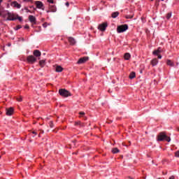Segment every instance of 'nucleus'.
Segmentation results:
<instances>
[{
	"instance_id": "nucleus-24",
	"label": "nucleus",
	"mask_w": 179,
	"mask_h": 179,
	"mask_svg": "<svg viewBox=\"0 0 179 179\" xmlns=\"http://www.w3.org/2000/svg\"><path fill=\"white\" fill-rule=\"evenodd\" d=\"M75 125H77L78 127H83V124L82 123V122L78 121V122H75Z\"/></svg>"
},
{
	"instance_id": "nucleus-30",
	"label": "nucleus",
	"mask_w": 179,
	"mask_h": 179,
	"mask_svg": "<svg viewBox=\"0 0 179 179\" xmlns=\"http://www.w3.org/2000/svg\"><path fill=\"white\" fill-rule=\"evenodd\" d=\"M175 156H176V157H179V150H178L175 152Z\"/></svg>"
},
{
	"instance_id": "nucleus-3",
	"label": "nucleus",
	"mask_w": 179,
	"mask_h": 179,
	"mask_svg": "<svg viewBox=\"0 0 179 179\" xmlns=\"http://www.w3.org/2000/svg\"><path fill=\"white\" fill-rule=\"evenodd\" d=\"M59 93L60 96H62L63 97H69V96H71V92L65 89H60Z\"/></svg>"
},
{
	"instance_id": "nucleus-34",
	"label": "nucleus",
	"mask_w": 179,
	"mask_h": 179,
	"mask_svg": "<svg viewBox=\"0 0 179 179\" xmlns=\"http://www.w3.org/2000/svg\"><path fill=\"white\" fill-rule=\"evenodd\" d=\"M17 19H18V20H20V22H22V17H17Z\"/></svg>"
},
{
	"instance_id": "nucleus-48",
	"label": "nucleus",
	"mask_w": 179,
	"mask_h": 179,
	"mask_svg": "<svg viewBox=\"0 0 179 179\" xmlns=\"http://www.w3.org/2000/svg\"><path fill=\"white\" fill-rule=\"evenodd\" d=\"M151 1H153V0H151Z\"/></svg>"
},
{
	"instance_id": "nucleus-31",
	"label": "nucleus",
	"mask_w": 179,
	"mask_h": 179,
	"mask_svg": "<svg viewBox=\"0 0 179 179\" xmlns=\"http://www.w3.org/2000/svg\"><path fill=\"white\" fill-rule=\"evenodd\" d=\"M134 17V15H127L126 19H132Z\"/></svg>"
},
{
	"instance_id": "nucleus-16",
	"label": "nucleus",
	"mask_w": 179,
	"mask_h": 179,
	"mask_svg": "<svg viewBox=\"0 0 179 179\" xmlns=\"http://www.w3.org/2000/svg\"><path fill=\"white\" fill-rule=\"evenodd\" d=\"M136 76V73H135V72L132 71L131 73H130L129 78V79H134L135 78Z\"/></svg>"
},
{
	"instance_id": "nucleus-37",
	"label": "nucleus",
	"mask_w": 179,
	"mask_h": 179,
	"mask_svg": "<svg viewBox=\"0 0 179 179\" xmlns=\"http://www.w3.org/2000/svg\"><path fill=\"white\" fill-rule=\"evenodd\" d=\"M158 59H162V55H158Z\"/></svg>"
},
{
	"instance_id": "nucleus-1",
	"label": "nucleus",
	"mask_w": 179,
	"mask_h": 179,
	"mask_svg": "<svg viewBox=\"0 0 179 179\" xmlns=\"http://www.w3.org/2000/svg\"><path fill=\"white\" fill-rule=\"evenodd\" d=\"M157 141H158L159 142H162L163 141H166V142H170L171 141V138L167 136V135H166V133L161 132L157 136Z\"/></svg>"
},
{
	"instance_id": "nucleus-19",
	"label": "nucleus",
	"mask_w": 179,
	"mask_h": 179,
	"mask_svg": "<svg viewBox=\"0 0 179 179\" xmlns=\"http://www.w3.org/2000/svg\"><path fill=\"white\" fill-rule=\"evenodd\" d=\"M112 152L115 155L117 153H120V150H118V148H115L112 150Z\"/></svg>"
},
{
	"instance_id": "nucleus-40",
	"label": "nucleus",
	"mask_w": 179,
	"mask_h": 179,
	"mask_svg": "<svg viewBox=\"0 0 179 179\" xmlns=\"http://www.w3.org/2000/svg\"><path fill=\"white\" fill-rule=\"evenodd\" d=\"M66 6H69V2H66Z\"/></svg>"
},
{
	"instance_id": "nucleus-26",
	"label": "nucleus",
	"mask_w": 179,
	"mask_h": 179,
	"mask_svg": "<svg viewBox=\"0 0 179 179\" xmlns=\"http://www.w3.org/2000/svg\"><path fill=\"white\" fill-rule=\"evenodd\" d=\"M16 99H17L18 101H22L23 98H22L21 96H20L17 97Z\"/></svg>"
},
{
	"instance_id": "nucleus-25",
	"label": "nucleus",
	"mask_w": 179,
	"mask_h": 179,
	"mask_svg": "<svg viewBox=\"0 0 179 179\" xmlns=\"http://www.w3.org/2000/svg\"><path fill=\"white\" fill-rule=\"evenodd\" d=\"M3 13V7L0 6V16H2Z\"/></svg>"
},
{
	"instance_id": "nucleus-46",
	"label": "nucleus",
	"mask_w": 179,
	"mask_h": 179,
	"mask_svg": "<svg viewBox=\"0 0 179 179\" xmlns=\"http://www.w3.org/2000/svg\"><path fill=\"white\" fill-rule=\"evenodd\" d=\"M36 31H40L36 30Z\"/></svg>"
},
{
	"instance_id": "nucleus-33",
	"label": "nucleus",
	"mask_w": 179,
	"mask_h": 179,
	"mask_svg": "<svg viewBox=\"0 0 179 179\" xmlns=\"http://www.w3.org/2000/svg\"><path fill=\"white\" fill-rule=\"evenodd\" d=\"M159 2H160V0H157V1H156V5H157V6H159Z\"/></svg>"
},
{
	"instance_id": "nucleus-35",
	"label": "nucleus",
	"mask_w": 179,
	"mask_h": 179,
	"mask_svg": "<svg viewBox=\"0 0 179 179\" xmlns=\"http://www.w3.org/2000/svg\"><path fill=\"white\" fill-rule=\"evenodd\" d=\"M79 114L81 116L85 115V112H80Z\"/></svg>"
},
{
	"instance_id": "nucleus-42",
	"label": "nucleus",
	"mask_w": 179,
	"mask_h": 179,
	"mask_svg": "<svg viewBox=\"0 0 179 179\" xmlns=\"http://www.w3.org/2000/svg\"><path fill=\"white\" fill-rule=\"evenodd\" d=\"M39 31L41 30V27H38Z\"/></svg>"
},
{
	"instance_id": "nucleus-22",
	"label": "nucleus",
	"mask_w": 179,
	"mask_h": 179,
	"mask_svg": "<svg viewBox=\"0 0 179 179\" xmlns=\"http://www.w3.org/2000/svg\"><path fill=\"white\" fill-rule=\"evenodd\" d=\"M129 58H131V55L129 53H126L124 55V59H126L127 61H128V59H129Z\"/></svg>"
},
{
	"instance_id": "nucleus-8",
	"label": "nucleus",
	"mask_w": 179,
	"mask_h": 179,
	"mask_svg": "<svg viewBox=\"0 0 179 179\" xmlns=\"http://www.w3.org/2000/svg\"><path fill=\"white\" fill-rule=\"evenodd\" d=\"M14 113L13 108H8L6 109V115H13Z\"/></svg>"
},
{
	"instance_id": "nucleus-38",
	"label": "nucleus",
	"mask_w": 179,
	"mask_h": 179,
	"mask_svg": "<svg viewBox=\"0 0 179 179\" xmlns=\"http://www.w3.org/2000/svg\"><path fill=\"white\" fill-rule=\"evenodd\" d=\"M43 27H47V23H44V24H43Z\"/></svg>"
},
{
	"instance_id": "nucleus-45",
	"label": "nucleus",
	"mask_w": 179,
	"mask_h": 179,
	"mask_svg": "<svg viewBox=\"0 0 179 179\" xmlns=\"http://www.w3.org/2000/svg\"><path fill=\"white\" fill-rule=\"evenodd\" d=\"M41 132H42V133H43V132H44V131H41Z\"/></svg>"
},
{
	"instance_id": "nucleus-39",
	"label": "nucleus",
	"mask_w": 179,
	"mask_h": 179,
	"mask_svg": "<svg viewBox=\"0 0 179 179\" xmlns=\"http://www.w3.org/2000/svg\"><path fill=\"white\" fill-rule=\"evenodd\" d=\"M169 179H174V176H171Z\"/></svg>"
},
{
	"instance_id": "nucleus-47",
	"label": "nucleus",
	"mask_w": 179,
	"mask_h": 179,
	"mask_svg": "<svg viewBox=\"0 0 179 179\" xmlns=\"http://www.w3.org/2000/svg\"><path fill=\"white\" fill-rule=\"evenodd\" d=\"M161 1H164V0H161Z\"/></svg>"
},
{
	"instance_id": "nucleus-27",
	"label": "nucleus",
	"mask_w": 179,
	"mask_h": 179,
	"mask_svg": "<svg viewBox=\"0 0 179 179\" xmlns=\"http://www.w3.org/2000/svg\"><path fill=\"white\" fill-rule=\"evenodd\" d=\"M170 17H171V13H169L167 15H166V19H170Z\"/></svg>"
},
{
	"instance_id": "nucleus-10",
	"label": "nucleus",
	"mask_w": 179,
	"mask_h": 179,
	"mask_svg": "<svg viewBox=\"0 0 179 179\" xmlns=\"http://www.w3.org/2000/svg\"><path fill=\"white\" fill-rule=\"evenodd\" d=\"M11 6H13V8H17V9H20L22 8V6L17 3V1H13L11 3Z\"/></svg>"
},
{
	"instance_id": "nucleus-18",
	"label": "nucleus",
	"mask_w": 179,
	"mask_h": 179,
	"mask_svg": "<svg viewBox=\"0 0 179 179\" xmlns=\"http://www.w3.org/2000/svg\"><path fill=\"white\" fill-rule=\"evenodd\" d=\"M50 12H57V8L55 6H50Z\"/></svg>"
},
{
	"instance_id": "nucleus-2",
	"label": "nucleus",
	"mask_w": 179,
	"mask_h": 179,
	"mask_svg": "<svg viewBox=\"0 0 179 179\" xmlns=\"http://www.w3.org/2000/svg\"><path fill=\"white\" fill-rule=\"evenodd\" d=\"M127 30H128V24H127L120 25L117 28V33H124V31H127Z\"/></svg>"
},
{
	"instance_id": "nucleus-21",
	"label": "nucleus",
	"mask_w": 179,
	"mask_h": 179,
	"mask_svg": "<svg viewBox=\"0 0 179 179\" xmlns=\"http://www.w3.org/2000/svg\"><path fill=\"white\" fill-rule=\"evenodd\" d=\"M118 15H120V13L114 12V13H112V17L113 19H115V17H117L118 16Z\"/></svg>"
},
{
	"instance_id": "nucleus-11",
	"label": "nucleus",
	"mask_w": 179,
	"mask_h": 179,
	"mask_svg": "<svg viewBox=\"0 0 179 179\" xmlns=\"http://www.w3.org/2000/svg\"><path fill=\"white\" fill-rule=\"evenodd\" d=\"M29 22H31V23H32V24H36V17H34L33 15L29 16Z\"/></svg>"
},
{
	"instance_id": "nucleus-5",
	"label": "nucleus",
	"mask_w": 179,
	"mask_h": 179,
	"mask_svg": "<svg viewBox=\"0 0 179 179\" xmlns=\"http://www.w3.org/2000/svg\"><path fill=\"white\" fill-rule=\"evenodd\" d=\"M35 5L36 8H38V9H42V10H44V4L43 3V2L40 1H35Z\"/></svg>"
},
{
	"instance_id": "nucleus-6",
	"label": "nucleus",
	"mask_w": 179,
	"mask_h": 179,
	"mask_svg": "<svg viewBox=\"0 0 179 179\" xmlns=\"http://www.w3.org/2000/svg\"><path fill=\"white\" fill-rule=\"evenodd\" d=\"M107 26H108L107 22H103L99 24L98 29L101 30V31H105L106 29H107Z\"/></svg>"
},
{
	"instance_id": "nucleus-23",
	"label": "nucleus",
	"mask_w": 179,
	"mask_h": 179,
	"mask_svg": "<svg viewBox=\"0 0 179 179\" xmlns=\"http://www.w3.org/2000/svg\"><path fill=\"white\" fill-rule=\"evenodd\" d=\"M166 64H167V65H169V66H174V63H173V62H171V60H167Z\"/></svg>"
},
{
	"instance_id": "nucleus-9",
	"label": "nucleus",
	"mask_w": 179,
	"mask_h": 179,
	"mask_svg": "<svg viewBox=\"0 0 179 179\" xmlns=\"http://www.w3.org/2000/svg\"><path fill=\"white\" fill-rule=\"evenodd\" d=\"M7 20H16V17H15V15L12 14L11 13H7Z\"/></svg>"
},
{
	"instance_id": "nucleus-43",
	"label": "nucleus",
	"mask_w": 179,
	"mask_h": 179,
	"mask_svg": "<svg viewBox=\"0 0 179 179\" xmlns=\"http://www.w3.org/2000/svg\"><path fill=\"white\" fill-rule=\"evenodd\" d=\"M3 1V0H0V6H1V3Z\"/></svg>"
},
{
	"instance_id": "nucleus-36",
	"label": "nucleus",
	"mask_w": 179,
	"mask_h": 179,
	"mask_svg": "<svg viewBox=\"0 0 179 179\" xmlns=\"http://www.w3.org/2000/svg\"><path fill=\"white\" fill-rule=\"evenodd\" d=\"M29 28H30V27L28 24H26L24 27V29H29Z\"/></svg>"
},
{
	"instance_id": "nucleus-41",
	"label": "nucleus",
	"mask_w": 179,
	"mask_h": 179,
	"mask_svg": "<svg viewBox=\"0 0 179 179\" xmlns=\"http://www.w3.org/2000/svg\"><path fill=\"white\" fill-rule=\"evenodd\" d=\"M32 134H34V135H37V132L36 131H33Z\"/></svg>"
},
{
	"instance_id": "nucleus-13",
	"label": "nucleus",
	"mask_w": 179,
	"mask_h": 179,
	"mask_svg": "<svg viewBox=\"0 0 179 179\" xmlns=\"http://www.w3.org/2000/svg\"><path fill=\"white\" fill-rule=\"evenodd\" d=\"M162 52V48H158L157 50H155L152 52L153 55H159Z\"/></svg>"
},
{
	"instance_id": "nucleus-12",
	"label": "nucleus",
	"mask_w": 179,
	"mask_h": 179,
	"mask_svg": "<svg viewBox=\"0 0 179 179\" xmlns=\"http://www.w3.org/2000/svg\"><path fill=\"white\" fill-rule=\"evenodd\" d=\"M68 40L71 45H75L76 44V41L75 40V38L72 37H68Z\"/></svg>"
},
{
	"instance_id": "nucleus-32",
	"label": "nucleus",
	"mask_w": 179,
	"mask_h": 179,
	"mask_svg": "<svg viewBox=\"0 0 179 179\" xmlns=\"http://www.w3.org/2000/svg\"><path fill=\"white\" fill-rule=\"evenodd\" d=\"M48 2H49V3H54V0H48Z\"/></svg>"
},
{
	"instance_id": "nucleus-44",
	"label": "nucleus",
	"mask_w": 179,
	"mask_h": 179,
	"mask_svg": "<svg viewBox=\"0 0 179 179\" xmlns=\"http://www.w3.org/2000/svg\"><path fill=\"white\" fill-rule=\"evenodd\" d=\"M26 10H27V12H30V10L29 9L26 8Z\"/></svg>"
},
{
	"instance_id": "nucleus-17",
	"label": "nucleus",
	"mask_w": 179,
	"mask_h": 179,
	"mask_svg": "<svg viewBox=\"0 0 179 179\" xmlns=\"http://www.w3.org/2000/svg\"><path fill=\"white\" fill-rule=\"evenodd\" d=\"M64 71V69L61 66H56V72H62Z\"/></svg>"
},
{
	"instance_id": "nucleus-14",
	"label": "nucleus",
	"mask_w": 179,
	"mask_h": 179,
	"mask_svg": "<svg viewBox=\"0 0 179 179\" xmlns=\"http://www.w3.org/2000/svg\"><path fill=\"white\" fill-rule=\"evenodd\" d=\"M34 57H41V52L38 50H34Z\"/></svg>"
},
{
	"instance_id": "nucleus-15",
	"label": "nucleus",
	"mask_w": 179,
	"mask_h": 179,
	"mask_svg": "<svg viewBox=\"0 0 179 179\" xmlns=\"http://www.w3.org/2000/svg\"><path fill=\"white\" fill-rule=\"evenodd\" d=\"M159 62V60H157V59L155 58L151 61V65H152V66H156V65H157Z\"/></svg>"
},
{
	"instance_id": "nucleus-20",
	"label": "nucleus",
	"mask_w": 179,
	"mask_h": 179,
	"mask_svg": "<svg viewBox=\"0 0 179 179\" xmlns=\"http://www.w3.org/2000/svg\"><path fill=\"white\" fill-rule=\"evenodd\" d=\"M39 65L41 66V68H43L44 65H45V60H41L39 62Z\"/></svg>"
},
{
	"instance_id": "nucleus-4",
	"label": "nucleus",
	"mask_w": 179,
	"mask_h": 179,
	"mask_svg": "<svg viewBox=\"0 0 179 179\" xmlns=\"http://www.w3.org/2000/svg\"><path fill=\"white\" fill-rule=\"evenodd\" d=\"M27 61L29 64H34V62H37V58L33 55H29L27 57Z\"/></svg>"
},
{
	"instance_id": "nucleus-29",
	"label": "nucleus",
	"mask_w": 179,
	"mask_h": 179,
	"mask_svg": "<svg viewBox=\"0 0 179 179\" xmlns=\"http://www.w3.org/2000/svg\"><path fill=\"white\" fill-rule=\"evenodd\" d=\"M49 125L50 128H54V123H52V122H50Z\"/></svg>"
},
{
	"instance_id": "nucleus-7",
	"label": "nucleus",
	"mask_w": 179,
	"mask_h": 179,
	"mask_svg": "<svg viewBox=\"0 0 179 179\" xmlns=\"http://www.w3.org/2000/svg\"><path fill=\"white\" fill-rule=\"evenodd\" d=\"M89 59V57H82L80 59H79V60L78 61L77 64H85V62H87V60Z\"/></svg>"
},
{
	"instance_id": "nucleus-28",
	"label": "nucleus",
	"mask_w": 179,
	"mask_h": 179,
	"mask_svg": "<svg viewBox=\"0 0 179 179\" xmlns=\"http://www.w3.org/2000/svg\"><path fill=\"white\" fill-rule=\"evenodd\" d=\"M22 29V26L21 25H17L15 28V30H19Z\"/></svg>"
}]
</instances>
